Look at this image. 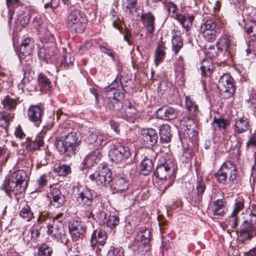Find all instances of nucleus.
I'll list each match as a JSON object with an SVG mask.
<instances>
[{
    "label": "nucleus",
    "mask_w": 256,
    "mask_h": 256,
    "mask_svg": "<svg viewBox=\"0 0 256 256\" xmlns=\"http://www.w3.org/2000/svg\"><path fill=\"white\" fill-rule=\"evenodd\" d=\"M28 177L24 170H18L8 176L1 186L7 195L12 198L11 193L17 194L24 192L27 188Z\"/></svg>",
    "instance_id": "nucleus-1"
},
{
    "label": "nucleus",
    "mask_w": 256,
    "mask_h": 256,
    "mask_svg": "<svg viewBox=\"0 0 256 256\" xmlns=\"http://www.w3.org/2000/svg\"><path fill=\"white\" fill-rule=\"evenodd\" d=\"M80 134L76 132H69L60 139H56L55 146L61 154L66 156H71L75 154L76 146L80 142L79 140Z\"/></svg>",
    "instance_id": "nucleus-2"
},
{
    "label": "nucleus",
    "mask_w": 256,
    "mask_h": 256,
    "mask_svg": "<svg viewBox=\"0 0 256 256\" xmlns=\"http://www.w3.org/2000/svg\"><path fill=\"white\" fill-rule=\"evenodd\" d=\"M86 16L84 12L77 8H70V12L67 17L66 24L72 31L82 32L86 28Z\"/></svg>",
    "instance_id": "nucleus-3"
},
{
    "label": "nucleus",
    "mask_w": 256,
    "mask_h": 256,
    "mask_svg": "<svg viewBox=\"0 0 256 256\" xmlns=\"http://www.w3.org/2000/svg\"><path fill=\"white\" fill-rule=\"evenodd\" d=\"M214 176L218 181L223 184L228 182H234L238 176L237 166L232 161H226Z\"/></svg>",
    "instance_id": "nucleus-4"
},
{
    "label": "nucleus",
    "mask_w": 256,
    "mask_h": 256,
    "mask_svg": "<svg viewBox=\"0 0 256 256\" xmlns=\"http://www.w3.org/2000/svg\"><path fill=\"white\" fill-rule=\"evenodd\" d=\"M150 230L146 228H142L136 234V240L134 243V247L136 248V250L134 253L136 252L137 255H145L150 249Z\"/></svg>",
    "instance_id": "nucleus-5"
},
{
    "label": "nucleus",
    "mask_w": 256,
    "mask_h": 256,
    "mask_svg": "<svg viewBox=\"0 0 256 256\" xmlns=\"http://www.w3.org/2000/svg\"><path fill=\"white\" fill-rule=\"evenodd\" d=\"M131 156L130 148L120 142H116L109 152L110 160L116 163H122Z\"/></svg>",
    "instance_id": "nucleus-6"
},
{
    "label": "nucleus",
    "mask_w": 256,
    "mask_h": 256,
    "mask_svg": "<svg viewBox=\"0 0 256 256\" xmlns=\"http://www.w3.org/2000/svg\"><path fill=\"white\" fill-rule=\"evenodd\" d=\"M218 87L223 98L228 99L234 96L236 88L234 79L229 74H224L220 76Z\"/></svg>",
    "instance_id": "nucleus-7"
},
{
    "label": "nucleus",
    "mask_w": 256,
    "mask_h": 256,
    "mask_svg": "<svg viewBox=\"0 0 256 256\" xmlns=\"http://www.w3.org/2000/svg\"><path fill=\"white\" fill-rule=\"evenodd\" d=\"M94 196L92 193V190L86 188L78 193L76 198L78 203L82 206L84 209L87 210L86 214L88 218H90L94 217L92 212V204L93 202Z\"/></svg>",
    "instance_id": "nucleus-8"
},
{
    "label": "nucleus",
    "mask_w": 256,
    "mask_h": 256,
    "mask_svg": "<svg viewBox=\"0 0 256 256\" xmlns=\"http://www.w3.org/2000/svg\"><path fill=\"white\" fill-rule=\"evenodd\" d=\"M174 165L171 162L168 163L166 162L164 164L158 166L154 172L155 176L160 180H168L165 189L172 184V175L173 173Z\"/></svg>",
    "instance_id": "nucleus-9"
},
{
    "label": "nucleus",
    "mask_w": 256,
    "mask_h": 256,
    "mask_svg": "<svg viewBox=\"0 0 256 256\" xmlns=\"http://www.w3.org/2000/svg\"><path fill=\"white\" fill-rule=\"evenodd\" d=\"M89 178L92 181L96 180L98 186H106L110 183L112 180L111 171L106 166L99 168L98 171L91 174Z\"/></svg>",
    "instance_id": "nucleus-10"
},
{
    "label": "nucleus",
    "mask_w": 256,
    "mask_h": 256,
    "mask_svg": "<svg viewBox=\"0 0 256 256\" xmlns=\"http://www.w3.org/2000/svg\"><path fill=\"white\" fill-rule=\"evenodd\" d=\"M68 230L74 240L76 241L78 238H82L86 232L84 224L78 220H72L68 224Z\"/></svg>",
    "instance_id": "nucleus-11"
},
{
    "label": "nucleus",
    "mask_w": 256,
    "mask_h": 256,
    "mask_svg": "<svg viewBox=\"0 0 256 256\" xmlns=\"http://www.w3.org/2000/svg\"><path fill=\"white\" fill-rule=\"evenodd\" d=\"M86 142L94 146H104L108 140V136L100 132H92L86 139Z\"/></svg>",
    "instance_id": "nucleus-12"
},
{
    "label": "nucleus",
    "mask_w": 256,
    "mask_h": 256,
    "mask_svg": "<svg viewBox=\"0 0 256 256\" xmlns=\"http://www.w3.org/2000/svg\"><path fill=\"white\" fill-rule=\"evenodd\" d=\"M44 108L40 106L32 105L28 110V120L34 123L36 126H39L42 122V118L44 114Z\"/></svg>",
    "instance_id": "nucleus-13"
},
{
    "label": "nucleus",
    "mask_w": 256,
    "mask_h": 256,
    "mask_svg": "<svg viewBox=\"0 0 256 256\" xmlns=\"http://www.w3.org/2000/svg\"><path fill=\"white\" fill-rule=\"evenodd\" d=\"M181 126L186 127V132L190 138H196L198 134V124L196 120L189 117H184L180 120Z\"/></svg>",
    "instance_id": "nucleus-14"
},
{
    "label": "nucleus",
    "mask_w": 256,
    "mask_h": 256,
    "mask_svg": "<svg viewBox=\"0 0 256 256\" xmlns=\"http://www.w3.org/2000/svg\"><path fill=\"white\" fill-rule=\"evenodd\" d=\"M48 232L51 236L62 238L64 236L65 232L62 222H54L52 224L48 226Z\"/></svg>",
    "instance_id": "nucleus-15"
},
{
    "label": "nucleus",
    "mask_w": 256,
    "mask_h": 256,
    "mask_svg": "<svg viewBox=\"0 0 256 256\" xmlns=\"http://www.w3.org/2000/svg\"><path fill=\"white\" fill-rule=\"evenodd\" d=\"M156 116L160 119L172 120L177 116L178 112L176 110L173 108L164 106L158 109Z\"/></svg>",
    "instance_id": "nucleus-16"
},
{
    "label": "nucleus",
    "mask_w": 256,
    "mask_h": 256,
    "mask_svg": "<svg viewBox=\"0 0 256 256\" xmlns=\"http://www.w3.org/2000/svg\"><path fill=\"white\" fill-rule=\"evenodd\" d=\"M144 144L148 148H152L154 146L158 141V136L156 130L152 128H148L142 132Z\"/></svg>",
    "instance_id": "nucleus-17"
},
{
    "label": "nucleus",
    "mask_w": 256,
    "mask_h": 256,
    "mask_svg": "<svg viewBox=\"0 0 256 256\" xmlns=\"http://www.w3.org/2000/svg\"><path fill=\"white\" fill-rule=\"evenodd\" d=\"M103 105L110 112H118L123 108L122 102H118L112 96H106L102 98Z\"/></svg>",
    "instance_id": "nucleus-18"
},
{
    "label": "nucleus",
    "mask_w": 256,
    "mask_h": 256,
    "mask_svg": "<svg viewBox=\"0 0 256 256\" xmlns=\"http://www.w3.org/2000/svg\"><path fill=\"white\" fill-rule=\"evenodd\" d=\"M102 156V150L96 149L84 158V164L88 168L92 167L100 161Z\"/></svg>",
    "instance_id": "nucleus-19"
},
{
    "label": "nucleus",
    "mask_w": 256,
    "mask_h": 256,
    "mask_svg": "<svg viewBox=\"0 0 256 256\" xmlns=\"http://www.w3.org/2000/svg\"><path fill=\"white\" fill-rule=\"evenodd\" d=\"M50 204L55 208H59L65 201V196L62 194L60 190L57 188H52L49 196Z\"/></svg>",
    "instance_id": "nucleus-20"
},
{
    "label": "nucleus",
    "mask_w": 256,
    "mask_h": 256,
    "mask_svg": "<svg viewBox=\"0 0 256 256\" xmlns=\"http://www.w3.org/2000/svg\"><path fill=\"white\" fill-rule=\"evenodd\" d=\"M250 127L248 119L245 116H242L236 119L234 130L236 133L240 134L246 132Z\"/></svg>",
    "instance_id": "nucleus-21"
},
{
    "label": "nucleus",
    "mask_w": 256,
    "mask_h": 256,
    "mask_svg": "<svg viewBox=\"0 0 256 256\" xmlns=\"http://www.w3.org/2000/svg\"><path fill=\"white\" fill-rule=\"evenodd\" d=\"M254 230V226L243 222L240 229L237 230L236 232L240 240L244 242L252 237Z\"/></svg>",
    "instance_id": "nucleus-22"
},
{
    "label": "nucleus",
    "mask_w": 256,
    "mask_h": 256,
    "mask_svg": "<svg viewBox=\"0 0 256 256\" xmlns=\"http://www.w3.org/2000/svg\"><path fill=\"white\" fill-rule=\"evenodd\" d=\"M141 17L143 21V24L148 33L150 36H152L154 31V16L151 12H148L145 14H142Z\"/></svg>",
    "instance_id": "nucleus-23"
},
{
    "label": "nucleus",
    "mask_w": 256,
    "mask_h": 256,
    "mask_svg": "<svg viewBox=\"0 0 256 256\" xmlns=\"http://www.w3.org/2000/svg\"><path fill=\"white\" fill-rule=\"evenodd\" d=\"M30 9L29 8H22L20 10L16 20V24L22 27L26 26L30 22Z\"/></svg>",
    "instance_id": "nucleus-24"
},
{
    "label": "nucleus",
    "mask_w": 256,
    "mask_h": 256,
    "mask_svg": "<svg viewBox=\"0 0 256 256\" xmlns=\"http://www.w3.org/2000/svg\"><path fill=\"white\" fill-rule=\"evenodd\" d=\"M25 144L26 149L29 151L40 148L44 145V140L42 134H38L34 140L29 138H27Z\"/></svg>",
    "instance_id": "nucleus-25"
},
{
    "label": "nucleus",
    "mask_w": 256,
    "mask_h": 256,
    "mask_svg": "<svg viewBox=\"0 0 256 256\" xmlns=\"http://www.w3.org/2000/svg\"><path fill=\"white\" fill-rule=\"evenodd\" d=\"M226 202L224 199H218L213 202L212 211L214 216H222L225 214Z\"/></svg>",
    "instance_id": "nucleus-26"
},
{
    "label": "nucleus",
    "mask_w": 256,
    "mask_h": 256,
    "mask_svg": "<svg viewBox=\"0 0 256 256\" xmlns=\"http://www.w3.org/2000/svg\"><path fill=\"white\" fill-rule=\"evenodd\" d=\"M159 134L162 142H169L172 136L170 126L168 124L162 125L159 130Z\"/></svg>",
    "instance_id": "nucleus-27"
},
{
    "label": "nucleus",
    "mask_w": 256,
    "mask_h": 256,
    "mask_svg": "<svg viewBox=\"0 0 256 256\" xmlns=\"http://www.w3.org/2000/svg\"><path fill=\"white\" fill-rule=\"evenodd\" d=\"M129 186L128 180L126 178L121 176L116 179L114 188L116 192H122L127 190Z\"/></svg>",
    "instance_id": "nucleus-28"
},
{
    "label": "nucleus",
    "mask_w": 256,
    "mask_h": 256,
    "mask_svg": "<svg viewBox=\"0 0 256 256\" xmlns=\"http://www.w3.org/2000/svg\"><path fill=\"white\" fill-rule=\"evenodd\" d=\"M20 216L27 221H30L34 217L30 206L25 202H20Z\"/></svg>",
    "instance_id": "nucleus-29"
},
{
    "label": "nucleus",
    "mask_w": 256,
    "mask_h": 256,
    "mask_svg": "<svg viewBox=\"0 0 256 256\" xmlns=\"http://www.w3.org/2000/svg\"><path fill=\"white\" fill-rule=\"evenodd\" d=\"M154 168V164L151 159L145 157L140 163V174L144 176L149 174Z\"/></svg>",
    "instance_id": "nucleus-30"
},
{
    "label": "nucleus",
    "mask_w": 256,
    "mask_h": 256,
    "mask_svg": "<svg viewBox=\"0 0 256 256\" xmlns=\"http://www.w3.org/2000/svg\"><path fill=\"white\" fill-rule=\"evenodd\" d=\"M34 48V41L32 38L28 37L22 41L20 50L22 53L27 55L30 54Z\"/></svg>",
    "instance_id": "nucleus-31"
},
{
    "label": "nucleus",
    "mask_w": 256,
    "mask_h": 256,
    "mask_svg": "<svg viewBox=\"0 0 256 256\" xmlns=\"http://www.w3.org/2000/svg\"><path fill=\"white\" fill-rule=\"evenodd\" d=\"M206 186L202 179L198 180L196 186V196L195 200L198 205L202 204V195L206 190Z\"/></svg>",
    "instance_id": "nucleus-32"
},
{
    "label": "nucleus",
    "mask_w": 256,
    "mask_h": 256,
    "mask_svg": "<svg viewBox=\"0 0 256 256\" xmlns=\"http://www.w3.org/2000/svg\"><path fill=\"white\" fill-rule=\"evenodd\" d=\"M176 20L188 31L192 25L194 16L188 14H181Z\"/></svg>",
    "instance_id": "nucleus-33"
},
{
    "label": "nucleus",
    "mask_w": 256,
    "mask_h": 256,
    "mask_svg": "<svg viewBox=\"0 0 256 256\" xmlns=\"http://www.w3.org/2000/svg\"><path fill=\"white\" fill-rule=\"evenodd\" d=\"M54 50V48L43 46L39 50L38 56L40 58L45 61L46 63H48L53 54Z\"/></svg>",
    "instance_id": "nucleus-34"
},
{
    "label": "nucleus",
    "mask_w": 256,
    "mask_h": 256,
    "mask_svg": "<svg viewBox=\"0 0 256 256\" xmlns=\"http://www.w3.org/2000/svg\"><path fill=\"white\" fill-rule=\"evenodd\" d=\"M202 77L211 76L213 72V64L211 61L204 60L200 68Z\"/></svg>",
    "instance_id": "nucleus-35"
},
{
    "label": "nucleus",
    "mask_w": 256,
    "mask_h": 256,
    "mask_svg": "<svg viewBox=\"0 0 256 256\" xmlns=\"http://www.w3.org/2000/svg\"><path fill=\"white\" fill-rule=\"evenodd\" d=\"M20 0H6V6L8 10V20L9 23L12 19L16 8L20 5Z\"/></svg>",
    "instance_id": "nucleus-36"
},
{
    "label": "nucleus",
    "mask_w": 256,
    "mask_h": 256,
    "mask_svg": "<svg viewBox=\"0 0 256 256\" xmlns=\"http://www.w3.org/2000/svg\"><path fill=\"white\" fill-rule=\"evenodd\" d=\"M166 56L165 48L162 45H158L155 50L154 63L157 66L164 60Z\"/></svg>",
    "instance_id": "nucleus-37"
},
{
    "label": "nucleus",
    "mask_w": 256,
    "mask_h": 256,
    "mask_svg": "<svg viewBox=\"0 0 256 256\" xmlns=\"http://www.w3.org/2000/svg\"><path fill=\"white\" fill-rule=\"evenodd\" d=\"M138 0H122V8L126 12L128 11L131 14H133L136 9Z\"/></svg>",
    "instance_id": "nucleus-38"
},
{
    "label": "nucleus",
    "mask_w": 256,
    "mask_h": 256,
    "mask_svg": "<svg viewBox=\"0 0 256 256\" xmlns=\"http://www.w3.org/2000/svg\"><path fill=\"white\" fill-rule=\"evenodd\" d=\"M2 104L6 110H11L16 108L18 102L15 98H13L10 96H6L2 100Z\"/></svg>",
    "instance_id": "nucleus-39"
},
{
    "label": "nucleus",
    "mask_w": 256,
    "mask_h": 256,
    "mask_svg": "<svg viewBox=\"0 0 256 256\" xmlns=\"http://www.w3.org/2000/svg\"><path fill=\"white\" fill-rule=\"evenodd\" d=\"M172 50L175 54H176L182 48L183 42L181 38L178 36H174L172 39Z\"/></svg>",
    "instance_id": "nucleus-40"
},
{
    "label": "nucleus",
    "mask_w": 256,
    "mask_h": 256,
    "mask_svg": "<svg viewBox=\"0 0 256 256\" xmlns=\"http://www.w3.org/2000/svg\"><path fill=\"white\" fill-rule=\"evenodd\" d=\"M38 81L39 85L44 90H48L52 87V83L50 80L42 74L38 76Z\"/></svg>",
    "instance_id": "nucleus-41"
},
{
    "label": "nucleus",
    "mask_w": 256,
    "mask_h": 256,
    "mask_svg": "<svg viewBox=\"0 0 256 256\" xmlns=\"http://www.w3.org/2000/svg\"><path fill=\"white\" fill-rule=\"evenodd\" d=\"M109 16L112 22L113 26L120 30L121 20L117 12L115 10L112 9L110 12Z\"/></svg>",
    "instance_id": "nucleus-42"
},
{
    "label": "nucleus",
    "mask_w": 256,
    "mask_h": 256,
    "mask_svg": "<svg viewBox=\"0 0 256 256\" xmlns=\"http://www.w3.org/2000/svg\"><path fill=\"white\" fill-rule=\"evenodd\" d=\"M230 42V41L226 36L220 38L216 42V48L218 51L222 52L224 50L226 52H228V48Z\"/></svg>",
    "instance_id": "nucleus-43"
},
{
    "label": "nucleus",
    "mask_w": 256,
    "mask_h": 256,
    "mask_svg": "<svg viewBox=\"0 0 256 256\" xmlns=\"http://www.w3.org/2000/svg\"><path fill=\"white\" fill-rule=\"evenodd\" d=\"M185 106L186 108L192 114H194L198 110V108L196 102L188 96H186Z\"/></svg>",
    "instance_id": "nucleus-44"
},
{
    "label": "nucleus",
    "mask_w": 256,
    "mask_h": 256,
    "mask_svg": "<svg viewBox=\"0 0 256 256\" xmlns=\"http://www.w3.org/2000/svg\"><path fill=\"white\" fill-rule=\"evenodd\" d=\"M212 123L216 124L220 130L226 131V128L229 126L230 123L228 120L223 118H216L215 117Z\"/></svg>",
    "instance_id": "nucleus-45"
},
{
    "label": "nucleus",
    "mask_w": 256,
    "mask_h": 256,
    "mask_svg": "<svg viewBox=\"0 0 256 256\" xmlns=\"http://www.w3.org/2000/svg\"><path fill=\"white\" fill-rule=\"evenodd\" d=\"M168 9L170 16L176 20L181 15L178 13V9L176 5L172 2H169L168 4Z\"/></svg>",
    "instance_id": "nucleus-46"
},
{
    "label": "nucleus",
    "mask_w": 256,
    "mask_h": 256,
    "mask_svg": "<svg viewBox=\"0 0 256 256\" xmlns=\"http://www.w3.org/2000/svg\"><path fill=\"white\" fill-rule=\"evenodd\" d=\"M56 170L58 174L60 176H66L71 172V168L69 166L66 164H62L59 166Z\"/></svg>",
    "instance_id": "nucleus-47"
},
{
    "label": "nucleus",
    "mask_w": 256,
    "mask_h": 256,
    "mask_svg": "<svg viewBox=\"0 0 256 256\" xmlns=\"http://www.w3.org/2000/svg\"><path fill=\"white\" fill-rule=\"evenodd\" d=\"M119 223V218L116 216H110L107 220H106V222L108 227L110 228H113Z\"/></svg>",
    "instance_id": "nucleus-48"
},
{
    "label": "nucleus",
    "mask_w": 256,
    "mask_h": 256,
    "mask_svg": "<svg viewBox=\"0 0 256 256\" xmlns=\"http://www.w3.org/2000/svg\"><path fill=\"white\" fill-rule=\"evenodd\" d=\"M52 252V248L46 244H42L38 250V256H50Z\"/></svg>",
    "instance_id": "nucleus-49"
},
{
    "label": "nucleus",
    "mask_w": 256,
    "mask_h": 256,
    "mask_svg": "<svg viewBox=\"0 0 256 256\" xmlns=\"http://www.w3.org/2000/svg\"><path fill=\"white\" fill-rule=\"evenodd\" d=\"M216 24L212 19L207 20L200 27L201 30H214Z\"/></svg>",
    "instance_id": "nucleus-50"
},
{
    "label": "nucleus",
    "mask_w": 256,
    "mask_h": 256,
    "mask_svg": "<svg viewBox=\"0 0 256 256\" xmlns=\"http://www.w3.org/2000/svg\"><path fill=\"white\" fill-rule=\"evenodd\" d=\"M10 152L4 146H0V162L2 164L6 163L9 156Z\"/></svg>",
    "instance_id": "nucleus-51"
},
{
    "label": "nucleus",
    "mask_w": 256,
    "mask_h": 256,
    "mask_svg": "<svg viewBox=\"0 0 256 256\" xmlns=\"http://www.w3.org/2000/svg\"><path fill=\"white\" fill-rule=\"evenodd\" d=\"M124 252L121 248L110 246L108 252L106 256H123Z\"/></svg>",
    "instance_id": "nucleus-52"
},
{
    "label": "nucleus",
    "mask_w": 256,
    "mask_h": 256,
    "mask_svg": "<svg viewBox=\"0 0 256 256\" xmlns=\"http://www.w3.org/2000/svg\"><path fill=\"white\" fill-rule=\"evenodd\" d=\"M244 208V200H236L234 204V210L231 214L237 216L239 212Z\"/></svg>",
    "instance_id": "nucleus-53"
},
{
    "label": "nucleus",
    "mask_w": 256,
    "mask_h": 256,
    "mask_svg": "<svg viewBox=\"0 0 256 256\" xmlns=\"http://www.w3.org/2000/svg\"><path fill=\"white\" fill-rule=\"evenodd\" d=\"M94 231H96V238H98L100 245L103 246L107 238L106 232L102 229L96 230Z\"/></svg>",
    "instance_id": "nucleus-54"
},
{
    "label": "nucleus",
    "mask_w": 256,
    "mask_h": 256,
    "mask_svg": "<svg viewBox=\"0 0 256 256\" xmlns=\"http://www.w3.org/2000/svg\"><path fill=\"white\" fill-rule=\"evenodd\" d=\"M203 32V36L205 40L208 42H213L215 40L216 31L212 30H202Z\"/></svg>",
    "instance_id": "nucleus-55"
},
{
    "label": "nucleus",
    "mask_w": 256,
    "mask_h": 256,
    "mask_svg": "<svg viewBox=\"0 0 256 256\" xmlns=\"http://www.w3.org/2000/svg\"><path fill=\"white\" fill-rule=\"evenodd\" d=\"M13 116L8 112H3L0 118V121L3 120L4 122V127H7L9 126L10 121L12 120Z\"/></svg>",
    "instance_id": "nucleus-56"
},
{
    "label": "nucleus",
    "mask_w": 256,
    "mask_h": 256,
    "mask_svg": "<svg viewBox=\"0 0 256 256\" xmlns=\"http://www.w3.org/2000/svg\"><path fill=\"white\" fill-rule=\"evenodd\" d=\"M244 222L254 226V225L256 223V212L251 211Z\"/></svg>",
    "instance_id": "nucleus-57"
},
{
    "label": "nucleus",
    "mask_w": 256,
    "mask_h": 256,
    "mask_svg": "<svg viewBox=\"0 0 256 256\" xmlns=\"http://www.w3.org/2000/svg\"><path fill=\"white\" fill-rule=\"evenodd\" d=\"M221 52L220 51L216 50V48L214 46L212 45L209 46V48L206 50V53L208 54V56L210 58H216L219 56V54Z\"/></svg>",
    "instance_id": "nucleus-58"
},
{
    "label": "nucleus",
    "mask_w": 256,
    "mask_h": 256,
    "mask_svg": "<svg viewBox=\"0 0 256 256\" xmlns=\"http://www.w3.org/2000/svg\"><path fill=\"white\" fill-rule=\"evenodd\" d=\"M38 37L42 42L46 43L53 39V36L50 34L48 32H46L45 35H44L42 32H40Z\"/></svg>",
    "instance_id": "nucleus-59"
},
{
    "label": "nucleus",
    "mask_w": 256,
    "mask_h": 256,
    "mask_svg": "<svg viewBox=\"0 0 256 256\" xmlns=\"http://www.w3.org/2000/svg\"><path fill=\"white\" fill-rule=\"evenodd\" d=\"M74 58L70 54H66L64 56L63 64L64 66H72L74 62Z\"/></svg>",
    "instance_id": "nucleus-60"
},
{
    "label": "nucleus",
    "mask_w": 256,
    "mask_h": 256,
    "mask_svg": "<svg viewBox=\"0 0 256 256\" xmlns=\"http://www.w3.org/2000/svg\"><path fill=\"white\" fill-rule=\"evenodd\" d=\"M238 217L236 216L231 214L229 217L228 225L233 229L236 228L238 226Z\"/></svg>",
    "instance_id": "nucleus-61"
},
{
    "label": "nucleus",
    "mask_w": 256,
    "mask_h": 256,
    "mask_svg": "<svg viewBox=\"0 0 256 256\" xmlns=\"http://www.w3.org/2000/svg\"><path fill=\"white\" fill-rule=\"evenodd\" d=\"M246 50L248 53H252L256 56V40H252L250 41Z\"/></svg>",
    "instance_id": "nucleus-62"
},
{
    "label": "nucleus",
    "mask_w": 256,
    "mask_h": 256,
    "mask_svg": "<svg viewBox=\"0 0 256 256\" xmlns=\"http://www.w3.org/2000/svg\"><path fill=\"white\" fill-rule=\"evenodd\" d=\"M96 218L99 221L100 224H103L106 222V214L102 210H99L96 214Z\"/></svg>",
    "instance_id": "nucleus-63"
},
{
    "label": "nucleus",
    "mask_w": 256,
    "mask_h": 256,
    "mask_svg": "<svg viewBox=\"0 0 256 256\" xmlns=\"http://www.w3.org/2000/svg\"><path fill=\"white\" fill-rule=\"evenodd\" d=\"M30 232L31 234V240L34 242L36 241L40 235V231L38 227L36 228V226H34L32 228H30Z\"/></svg>",
    "instance_id": "nucleus-64"
}]
</instances>
